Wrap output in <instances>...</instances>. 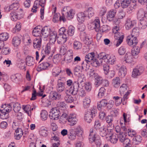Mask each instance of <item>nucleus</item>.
Returning <instances> with one entry per match:
<instances>
[{
	"label": "nucleus",
	"mask_w": 147,
	"mask_h": 147,
	"mask_svg": "<svg viewBox=\"0 0 147 147\" xmlns=\"http://www.w3.org/2000/svg\"><path fill=\"white\" fill-rule=\"evenodd\" d=\"M140 30L137 27L134 28L132 30L131 34L128 36L127 38V41L128 45H131L133 44L136 45L138 41L136 37L139 36Z\"/></svg>",
	"instance_id": "nucleus-1"
},
{
	"label": "nucleus",
	"mask_w": 147,
	"mask_h": 147,
	"mask_svg": "<svg viewBox=\"0 0 147 147\" xmlns=\"http://www.w3.org/2000/svg\"><path fill=\"white\" fill-rule=\"evenodd\" d=\"M91 29H94L96 32H98L99 31H102V32H107L108 30L107 29V25H103L101 30H100V21L99 20L96 18L94 20L90 23Z\"/></svg>",
	"instance_id": "nucleus-2"
},
{
	"label": "nucleus",
	"mask_w": 147,
	"mask_h": 147,
	"mask_svg": "<svg viewBox=\"0 0 147 147\" xmlns=\"http://www.w3.org/2000/svg\"><path fill=\"white\" fill-rule=\"evenodd\" d=\"M45 4L42 3L41 1V0H36L34 3L33 7L32 8L31 11L34 13H36L37 11V9L40 5L42 7L40 9V18L42 20H43L44 18V7Z\"/></svg>",
	"instance_id": "nucleus-3"
},
{
	"label": "nucleus",
	"mask_w": 147,
	"mask_h": 147,
	"mask_svg": "<svg viewBox=\"0 0 147 147\" xmlns=\"http://www.w3.org/2000/svg\"><path fill=\"white\" fill-rule=\"evenodd\" d=\"M97 110L94 108H92L90 110H87L85 113L84 120L87 123H90L93 117L97 113Z\"/></svg>",
	"instance_id": "nucleus-4"
},
{
	"label": "nucleus",
	"mask_w": 147,
	"mask_h": 147,
	"mask_svg": "<svg viewBox=\"0 0 147 147\" xmlns=\"http://www.w3.org/2000/svg\"><path fill=\"white\" fill-rule=\"evenodd\" d=\"M61 114V113L59 109L55 107L52 108L50 112L49 117L53 120H57Z\"/></svg>",
	"instance_id": "nucleus-5"
},
{
	"label": "nucleus",
	"mask_w": 147,
	"mask_h": 147,
	"mask_svg": "<svg viewBox=\"0 0 147 147\" xmlns=\"http://www.w3.org/2000/svg\"><path fill=\"white\" fill-rule=\"evenodd\" d=\"M90 75V77L92 76L95 78L94 85L96 87H97L102 84L103 78L97 73H95L94 71L91 72Z\"/></svg>",
	"instance_id": "nucleus-6"
},
{
	"label": "nucleus",
	"mask_w": 147,
	"mask_h": 147,
	"mask_svg": "<svg viewBox=\"0 0 147 147\" xmlns=\"http://www.w3.org/2000/svg\"><path fill=\"white\" fill-rule=\"evenodd\" d=\"M79 90V84L75 81L73 82V84L70 87L69 92L72 95H76L78 93Z\"/></svg>",
	"instance_id": "nucleus-7"
},
{
	"label": "nucleus",
	"mask_w": 147,
	"mask_h": 147,
	"mask_svg": "<svg viewBox=\"0 0 147 147\" xmlns=\"http://www.w3.org/2000/svg\"><path fill=\"white\" fill-rule=\"evenodd\" d=\"M144 71V67L141 66H138L133 71L132 76L134 78L141 75Z\"/></svg>",
	"instance_id": "nucleus-8"
},
{
	"label": "nucleus",
	"mask_w": 147,
	"mask_h": 147,
	"mask_svg": "<svg viewBox=\"0 0 147 147\" xmlns=\"http://www.w3.org/2000/svg\"><path fill=\"white\" fill-rule=\"evenodd\" d=\"M129 46H131L133 47L131 49V53L133 56H136L140 53V48L139 47L140 45L138 43V41L136 45H134L132 44L131 45H129Z\"/></svg>",
	"instance_id": "nucleus-9"
},
{
	"label": "nucleus",
	"mask_w": 147,
	"mask_h": 147,
	"mask_svg": "<svg viewBox=\"0 0 147 147\" xmlns=\"http://www.w3.org/2000/svg\"><path fill=\"white\" fill-rule=\"evenodd\" d=\"M68 121L70 123V125L74 126L77 123L78 120L76 115L75 113H71L68 117Z\"/></svg>",
	"instance_id": "nucleus-10"
},
{
	"label": "nucleus",
	"mask_w": 147,
	"mask_h": 147,
	"mask_svg": "<svg viewBox=\"0 0 147 147\" xmlns=\"http://www.w3.org/2000/svg\"><path fill=\"white\" fill-rule=\"evenodd\" d=\"M61 94L55 91L50 93L49 96V99L52 100H59L61 98Z\"/></svg>",
	"instance_id": "nucleus-11"
},
{
	"label": "nucleus",
	"mask_w": 147,
	"mask_h": 147,
	"mask_svg": "<svg viewBox=\"0 0 147 147\" xmlns=\"http://www.w3.org/2000/svg\"><path fill=\"white\" fill-rule=\"evenodd\" d=\"M51 66H52L49 62H44L38 65L37 68V70L38 71H40L47 69L48 67Z\"/></svg>",
	"instance_id": "nucleus-12"
},
{
	"label": "nucleus",
	"mask_w": 147,
	"mask_h": 147,
	"mask_svg": "<svg viewBox=\"0 0 147 147\" xmlns=\"http://www.w3.org/2000/svg\"><path fill=\"white\" fill-rule=\"evenodd\" d=\"M136 24V22L134 20H132L130 19H128L125 24L126 29L129 30L135 26Z\"/></svg>",
	"instance_id": "nucleus-13"
},
{
	"label": "nucleus",
	"mask_w": 147,
	"mask_h": 147,
	"mask_svg": "<svg viewBox=\"0 0 147 147\" xmlns=\"http://www.w3.org/2000/svg\"><path fill=\"white\" fill-rule=\"evenodd\" d=\"M67 55L65 56L64 60L67 63H70L73 59V52L71 49L69 50L67 52Z\"/></svg>",
	"instance_id": "nucleus-14"
},
{
	"label": "nucleus",
	"mask_w": 147,
	"mask_h": 147,
	"mask_svg": "<svg viewBox=\"0 0 147 147\" xmlns=\"http://www.w3.org/2000/svg\"><path fill=\"white\" fill-rule=\"evenodd\" d=\"M67 35L65 34L64 35L58 34L57 36V40L58 43L61 44L65 43L67 41Z\"/></svg>",
	"instance_id": "nucleus-15"
},
{
	"label": "nucleus",
	"mask_w": 147,
	"mask_h": 147,
	"mask_svg": "<svg viewBox=\"0 0 147 147\" xmlns=\"http://www.w3.org/2000/svg\"><path fill=\"white\" fill-rule=\"evenodd\" d=\"M90 133L89 135V140L90 143L94 142L97 138L96 135L95 131L93 128H91L90 129Z\"/></svg>",
	"instance_id": "nucleus-16"
},
{
	"label": "nucleus",
	"mask_w": 147,
	"mask_h": 147,
	"mask_svg": "<svg viewBox=\"0 0 147 147\" xmlns=\"http://www.w3.org/2000/svg\"><path fill=\"white\" fill-rule=\"evenodd\" d=\"M133 56L129 53H126L125 55L124 61L128 64L132 63L134 61Z\"/></svg>",
	"instance_id": "nucleus-17"
},
{
	"label": "nucleus",
	"mask_w": 147,
	"mask_h": 147,
	"mask_svg": "<svg viewBox=\"0 0 147 147\" xmlns=\"http://www.w3.org/2000/svg\"><path fill=\"white\" fill-rule=\"evenodd\" d=\"M137 15V18L139 20L144 19L145 17L147 18V13L146 14L145 11L142 9L138 10Z\"/></svg>",
	"instance_id": "nucleus-18"
},
{
	"label": "nucleus",
	"mask_w": 147,
	"mask_h": 147,
	"mask_svg": "<svg viewBox=\"0 0 147 147\" xmlns=\"http://www.w3.org/2000/svg\"><path fill=\"white\" fill-rule=\"evenodd\" d=\"M95 55L94 53L92 52L86 55L85 57V60L88 63H90L94 59Z\"/></svg>",
	"instance_id": "nucleus-19"
},
{
	"label": "nucleus",
	"mask_w": 147,
	"mask_h": 147,
	"mask_svg": "<svg viewBox=\"0 0 147 147\" xmlns=\"http://www.w3.org/2000/svg\"><path fill=\"white\" fill-rule=\"evenodd\" d=\"M41 39L40 38H36L33 40V47L35 49L40 50L41 47Z\"/></svg>",
	"instance_id": "nucleus-20"
},
{
	"label": "nucleus",
	"mask_w": 147,
	"mask_h": 147,
	"mask_svg": "<svg viewBox=\"0 0 147 147\" xmlns=\"http://www.w3.org/2000/svg\"><path fill=\"white\" fill-rule=\"evenodd\" d=\"M107 101L104 99L97 103V108L99 111H101L102 109L106 107L107 105Z\"/></svg>",
	"instance_id": "nucleus-21"
},
{
	"label": "nucleus",
	"mask_w": 147,
	"mask_h": 147,
	"mask_svg": "<svg viewBox=\"0 0 147 147\" xmlns=\"http://www.w3.org/2000/svg\"><path fill=\"white\" fill-rule=\"evenodd\" d=\"M111 128L110 129V127H108L107 129L102 127L100 128L99 129V134L102 137H104L106 136L107 134V131H109L110 132H111L113 129L111 130Z\"/></svg>",
	"instance_id": "nucleus-22"
},
{
	"label": "nucleus",
	"mask_w": 147,
	"mask_h": 147,
	"mask_svg": "<svg viewBox=\"0 0 147 147\" xmlns=\"http://www.w3.org/2000/svg\"><path fill=\"white\" fill-rule=\"evenodd\" d=\"M77 19L79 22H83L87 18L86 13L84 12L79 13L77 14Z\"/></svg>",
	"instance_id": "nucleus-23"
},
{
	"label": "nucleus",
	"mask_w": 147,
	"mask_h": 147,
	"mask_svg": "<svg viewBox=\"0 0 147 147\" xmlns=\"http://www.w3.org/2000/svg\"><path fill=\"white\" fill-rule=\"evenodd\" d=\"M41 30V35L44 38L47 37L51 31L50 29L47 26L44 27Z\"/></svg>",
	"instance_id": "nucleus-24"
},
{
	"label": "nucleus",
	"mask_w": 147,
	"mask_h": 147,
	"mask_svg": "<svg viewBox=\"0 0 147 147\" xmlns=\"http://www.w3.org/2000/svg\"><path fill=\"white\" fill-rule=\"evenodd\" d=\"M65 7L67 8V9L64 12L65 13V14L67 18L69 20L73 18L74 14V12L73 10L72 9H70L69 10H67V8H67V7Z\"/></svg>",
	"instance_id": "nucleus-25"
},
{
	"label": "nucleus",
	"mask_w": 147,
	"mask_h": 147,
	"mask_svg": "<svg viewBox=\"0 0 147 147\" xmlns=\"http://www.w3.org/2000/svg\"><path fill=\"white\" fill-rule=\"evenodd\" d=\"M87 17L89 18H91L94 16V9L91 7H90L88 8L87 9L84 11Z\"/></svg>",
	"instance_id": "nucleus-26"
},
{
	"label": "nucleus",
	"mask_w": 147,
	"mask_h": 147,
	"mask_svg": "<svg viewBox=\"0 0 147 147\" xmlns=\"http://www.w3.org/2000/svg\"><path fill=\"white\" fill-rule=\"evenodd\" d=\"M35 59L33 57L27 56L26 58V64L28 66H31L35 63Z\"/></svg>",
	"instance_id": "nucleus-27"
},
{
	"label": "nucleus",
	"mask_w": 147,
	"mask_h": 147,
	"mask_svg": "<svg viewBox=\"0 0 147 147\" xmlns=\"http://www.w3.org/2000/svg\"><path fill=\"white\" fill-rule=\"evenodd\" d=\"M68 136L69 138L71 140H75L76 138V134L74 129L71 128L68 130Z\"/></svg>",
	"instance_id": "nucleus-28"
},
{
	"label": "nucleus",
	"mask_w": 147,
	"mask_h": 147,
	"mask_svg": "<svg viewBox=\"0 0 147 147\" xmlns=\"http://www.w3.org/2000/svg\"><path fill=\"white\" fill-rule=\"evenodd\" d=\"M60 80H61L60 79L58 80L56 86L57 91L59 93L63 92L65 88L64 84L61 82H59Z\"/></svg>",
	"instance_id": "nucleus-29"
},
{
	"label": "nucleus",
	"mask_w": 147,
	"mask_h": 147,
	"mask_svg": "<svg viewBox=\"0 0 147 147\" xmlns=\"http://www.w3.org/2000/svg\"><path fill=\"white\" fill-rule=\"evenodd\" d=\"M91 100L88 97H86L83 100V106L84 108L87 109L90 106Z\"/></svg>",
	"instance_id": "nucleus-30"
},
{
	"label": "nucleus",
	"mask_w": 147,
	"mask_h": 147,
	"mask_svg": "<svg viewBox=\"0 0 147 147\" xmlns=\"http://www.w3.org/2000/svg\"><path fill=\"white\" fill-rule=\"evenodd\" d=\"M23 134V132L21 128L17 129L14 134V138L16 140H20Z\"/></svg>",
	"instance_id": "nucleus-31"
},
{
	"label": "nucleus",
	"mask_w": 147,
	"mask_h": 147,
	"mask_svg": "<svg viewBox=\"0 0 147 147\" xmlns=\"http://www.w3.org/2000/svg\"><path fill=\"white\" fill-rule=\"evenodd\" d=\"M105 119L106 122L108 123L109 125L111 126V130L113 129L114 127L113 124H112V122L113 120V116L111 115H109L106 117Z\"/></svg>",
	"instance_id": "nucleus-32"
},
{
	"label": "nucleus",
	"mask_w": 147,
	"mask_h": 147,
	"mask_svg": "<svg viewBox=\"0 0 147 147\" xmlns=\"http://www.w3.org/2000/svg\"><path fill=\"white\" fill-rule=\"evenodd\" d=\"M106 63L111 65L115 64L116 61V58L114 55H112L107 57Z\"/></svg>",
	"instance_id": "nucleus-33"
},
{
	"label": "nucleus",
	"mask_w": 147,
	"mask_h": 147,
	"mask_svg": "<svg viewBox=\"0 0 147 147\" xmlns=\"http://www.w3.org/2000/svg\"><path fill=\"white\" fill-rule=\"evenodd\" d=\"M127 72V69L124 66H121L119 69V75L121 78H123L125 76Z\"/></svg>",
	"instance_id": "nucleus-34"
},
{
	"label": "nucleus",
	"mask_w": 147,
	"mask_h": 147,
	"mask_svg": "<svg viewBox=\"0 0 147 147\" xmlns=\"http://www.w3.org/2000/svg\"><path fill=\"white\" fill-rule=\"evenodd\" d=\"M117 12L115 9H112L108 11L107 13V18L109 21L111 19L114 17Z\"/></svg>",
	"instance_id": "nucleus-35"
},
{
	"label": "nucleus",
	"mask_w": 147,
	"mask_h": 147,
	"mask_svg": "<svg viewBox=\"0 0 147 147\" xmlns=\"http://www.w3.org/2000/svg\"><path fill=\"white\" fill-rule=\"evenodd\" d=\"M11 78L14 82H17L21 80L22 76L19 74H16L12 75L11 76Z\"/></svg>",
	"instance_id": "nucleus-36"
},
{
	"label": "nucleus",
	"mask_w": 147,
	"mask_h": 147,
	"mask_svg": "<svg viewBox=\"0 0 147 147\" xmlns=\"http://www.w3.org/2000/svg\"><path fill=\"white\" fill-rule=\"evenodd\" d=\"M21 42V39L18 36L14 37L12 40V44L15 47H17L19 46Z\"/></svg>",
	"instance_id": "nucleus-37"
},
{
	"label": "nucleus",
	"mask_w": 147,
	"mask_h": 147,
	"mask_svg": "<svg viewBox=\"0 0 147 147\" xmlns=\"http://www.w3.org/2000/svg\"><path fill=\"white\" fill-rule=\"evenodd\" d=\"M120 80L119 77H116L112 80V84L115 88H118L120 86Z\"/></svg>",
	"instance_id": "nucleus-38"
},
{
	"label": "nucleus",
	"mask_w": 147,
	"mask_h": 147,
	"mask_svg": "<svg viewBox=\"0 0 147 147\" xmlns=\"http://www.w3.org/2000/svg\"><path fill=\"white\" fill-rule=\"evenodd\" d=\"M58 109L64 111L66 109L67 106L64 102H58L57 104Z\"/></svg>",
	"instance_id": "nucleus-39"
},
{
	"label": "nucleus",
	"mask_w": 147,
	"mask_h": 147,
	"mask_svg": "<svg viewBox=\"0 0 147 147\" xmlns=\"http://www.w3.org/2000/svg\"><path fill=\"white\" fill-rule=\"evenodd\" d=\"M49 36L50 40L52 42H55L56 39H57L56 32L51 31Z\"/></svg>",
	"instance_id": "nucleus-40"
},
{
	"label": "nucleus",
	"mask_w": 147,
	"mask_h": 147,
	"mask_svg": "<svg viewBox=\"0 0 147 147\" xmlns=\"http://www.w3.org/2000/svg\"><path fill=\"white\" fill-rule=\"evenodd\" d=\"M109 137L110 141L113 144L116 143L118 140V136L115 134H112L111 135L109 136Z\"/></svg>",
	"instance_id": "nucleus-41"
},
{
	"label": "nucleus",
	"mask_w": 147,
	"mask_h": 147,
	"mask_svg": "<svg viewBox=\"0 0 147 147\" xmlns=\"http://www.w3.org/2000/svg\"><path fill=\"white\" fill-rule=\"evenodd\" d=\"M75 31V28L72 26H70L68 28V30L67 31V34L70 36H72L74 34Z\"/></svg>",
	"instance_id": "nucleus-42"
},
{
	"label": "nucleus",
	"mask_w": 147,
	"mask_h": 147,
	"mask_svg": "<svg viewBox=\"0 0 147 147\" xmlns=\"http://www.w3.org/2000/svg\"><path fill=\"white\" fill-rule=\"evenodd\" d=\"M39 133L40 135L43 137L47 136L48 134L47 128L44 127H41L39 131Z\"/></svg>",
	"instance_id": "nucleus-43"
},
{
	"label": "nucleus",
	"mask_w": 147,
	"mask_h": 147,
	"mask_svg": "<svg viewBox=\"0 0 147 147\" xmlns=\"http://www.w3.org/2000/svg\"><path fill=\"white\" fill-rule=\"evenodd\" d=\"M9 117V114L5 111V110H0V118L3 119H6Z\"/></svg>",
	"instance_id": "nucleus-44"
},
{
	"label": "nucleus",
	"mask_w": 147,
	"mask_h": 147,
	"mask_svg": "<svg viewBox=\"0 0 147 147\" xmlns=\"http://www.w3.org/2000/svg\"><path fill=\"white\" fill-rule=\"evenodd\" d=\"M102 63V60H99L98 58L97 59H96L94 58V60L91 61L90 63H91L92 66L97 67L100 65V63Z\"/></svg>",
	"instance_id": "nucleus-45"
},
{
	"label": "nucleus",
	"mask_w": 147,
	"mask_h": 147,
	"mask_svg": "<svg viewBox=\"0 0 147 147\" xmlns=\"http://www.w3.org/2000/svg\"><path fill=\"white\" fill-rule=\"evenodd\" d=\"M1 107L3 108V109H2L3 110H5V111L8 113L11 111L12 109L11 106L10 104L7 105L5 104L4 105H2Z\"/></svg>",
	"instance_id": "nucleus-46"
},
{
	"label": "nucleus",
	"mask_w": 147,
	"mask_h": 147,
	"mask_svg": "<svg viewBox=\"0 0 147 147\" xmlns=\"http://www.w3.org/2000/svg\"><path fill=\"white\" fill-rule=\"evenodd\" d=\"M66 95L65 96L64 99L66 102L71 103L74 101L73 98L70 95L68 94L67 92H66Z\"/></svg>",
	"instance_id": "nucleus-47"
},
{
	"label": "nucleus",
	"mask_w": 147,
	"mask_h": 147,
	"mask_svg": "<svg viewBox=\"0 0 147 147\" xmlns=\"http://www.w3.org/2000/svg\"><path fill=\"white\" fill-rule=\"evenodd\" d=\"M140 21L139 28L143 29L146 28L147 27V22L144 19L140 20Z\"/></svg>",
	"instance_id": "nucleus-48"
},
{
	"label": "nucleus",
	"mask_w": 147,
	"mask_h": 147,
	"mask_svg": "<svg viewBox=\"0 0 147 147\" xmlns=\"http://www.w3.org/2000/svg\"><path fill=\"white\" fill-rule=\"evenodd\" d=\"M120 1L121 5L122 8H123L127 7L131 3V0Z\"/></svg>",
	"instance_id": "nucleus-49"
},
{
	"label": "nucleus",
	"mask_w": 147,
	"mask_h": 147,
	"mask_svg": "<svg viewBox=\"0 0 147 147\" xmlns=\"http://www.w3.org/2000/svg\"><path fill=\"white\" fill-rule=\"evenodd\" d=\"M128 87L126 84H123L120 88V92L121 94H124L127 92Z\"/></svg>",
	"instance_id": "nucleus-50"
},
{
	"label": "nucleus",
	"mask_w": 147,
	"mask_h": 147,
	"mask_svg": "<svg viewBox=\"0 0 147 147\" xmlns=\"http://www.w3.org/2000/svg\"><path fill=\"white\" fill-rule=\"evenodd\" d=\"M76 134L79 137H81L82 136L83 131L82 128L79 126L77 127L74 130Z\"/></svg>",
	"instance_id": "nucleus-51"
},
{
	"label": "nucleus",
	"mask_w": 147,
	"mask_h": 147,
	"mask_svg": "<svg viewBox=\"0 0 147 147\" xmlns=\"http://www.w3.org/2000/svg\"><path fill=\"white\" fill-rule=\"evenodd\" d=\"M9 37V35L7 33H3L0 34V41H5Z\"/></svg>",
	"instance_id": "nucleus-52"
},
{
	"label": "nucleus",
	"mask_w": 147,
	"mask_h": 147,
	"mask_svg": "<svg viewBox=\"0 0 147 147\" xmlns=\"http://www.w3.org/2000/svg\"><path fill=\"white\" fill-rule=\"evenodd\" d=\"M48 113L45 110H42L40 113V116L41 119L43 121L46 120L48 117Z\"/></svg>",
	"instance_id": "nucleus-53"
},
{
	"label": "nucleus",
	"mask_w": 147,
	"mask_h": 147,
	"mask_svg": "<svg viewBox=\"0 0 147 147\" xmlns=\"http://www.w3.org/2000/svg\"><path fill=\"white\" fill-rule=\"evenodd\" d=\"M108 56H109V55H106L105 52H103L100 53L98 55V58L99 60L105 59L107 58Z\"/></svg>",
	"instance_id": "nucleus-54"
},
{
	"label": "nucleus",
	"mask_w": 147,
	"mask_h": 147,
	"mask_svg": "<svg viewBox=\"0 0 147 147\" xmlns=\"http://www.w3.org/2000/svg\"><path fill=\"white\" fill-rule=\"evenodd\" d=\"M123 35L122 33L119 32H115V39H123Z\"/></svg>",
	"instance_id": "nucleus-55"
},
{
	"label": "nucleus",
	"mask_w": 147,
	"mask_h": 147,
	"mask_svg": "<svg viewBox=\"0 0 147 147\" xmlns=\"http://www.w3.org/2000/svg\"><path fill=\"white\" fill-rule=\"evenodd\" d=\"M21 24L19 22H17L15 27L13 29V32L14 33H15L19 32L21 29Z\"/></svg>",
	"instance_id": "nucleus-56"
},
{
	"label": "nucleus",
	"mask_w": 147,
	"mask_h": 147,
	"mask_svg": "<svg viewBox=\"0 0 147 147\" xmlns=\"http://www.w3.org/2000/svg\"><path fill=\"white\" fill-rule=\"evenodd\" d=\"M13 110L16 113L18 112L21 109V106L20 104L17 102L14 104L13 106Z\"/></svg>",
	"instance_id": "nucleus-57"
},
{
	"label": "nucleus",
	"mask_w": 147,
	"mask_h": 147,
	"mask_svg": "<svg viewBox=\"0 0 147 147\" xmlns=\"http://www.w3.org/2000/svg\"><path fill=\"white\" fill-rule=\"evenodd\" d=\"M42 30L41 29H34L33 30L32 34L34 36H41V35Z\"/></svg>",
	"instance_id": "nucleus-58"
},
{
	"label": "nucleus",
	"mask_w": 147,
	"mask_h": 147,
	"mask_svg": "<svg viewBox=\"0 0 147 147\" xmlns=\"http://www.w3.org/2000/svg\"><path fill=\"white\" fill-rule=\"evenodd\" d=\"M66 9L67 8L64 7L63 8L62 11V16L60 17L59 18V20L60 21L62 20L64 22L66 21V18H65V17H66L65 13L64 12L65 11Z\"/></svg>",
	"instance_id": "nucleus-59"
},
{
	"label": "nucleus",
	"mask_w": 147,
	"mask_h": 147,
	"mask_svg": "<svg viewBox=\"0 0 147 147\" xmlns=\"http://www.w3.org/2000/svg\"><path fill=\"white\" fill-rule=\"evenodd\" d=\"M74 49L78 50L82 47V44L78 41H75L74 43Z\"/></svg>",
	"instance_id": "nucleus-60"
},
{
	"label": "nucleus",
	"mask_w": 147,
	"mask_h": 147,
	"mask_svg": "<svg viewBox=\"0 0 147 147\" xmlns=\"http://www.w3.org/2000/svg\"><path fill=\"white\" fill-rule=\"evenodd\" d=\"M2 49V53L3 54L7 55L10 53L11 50L9 48L4 46Z\"/></svg>",
	"instance_id": "nucleus-61"
},
{
	"label": "nucleus",
	"mask_w": 147,
	"mask_h": 147,
	"mask_svg": "<svg viewBox=\"0 0 147 147\" xmlns=\"http://www.w3.org/2000/svg\"><path fill=\"white\" fill-rule=\"evenodd\" d=\"M123 143V146L125 147H131V144H130V140L129 138H127L124 140Z\"/></svg>",
	"instance_id": "nucleus-62"
},
{
	"label": "nucleus",
	"mask_w": 147,
	"mask_h": 147,
	"mask_svg": "<svg viewBox=\"0 0 147 147\" xmlns=\"http://www.w3.org/2000/svg\"><path fill=\"white\" fill-rule=\"evenodd\" d=\"M11 18V20L13 21H16L18 19V14L16 12H12L10 13Z\"/></svg>",
	"instance_id": "nucleus-63"
},
{
	"label": "nucleus",
	"mask_w": 147,
	"mask_h": 147,
	"mask_svg": "<svg viewBox=\"0 0 147 147\" xmlns=\"http://www.w3.org/2000/svg\"><path fill=\"white\" fill-rule=\"evenodd\" d=\"M126 52V49L123 46L121 47L118 50V53L120 55H124Z\"/></svg>",
	"instance_id": "nucleus-64"
}]
</instances>
